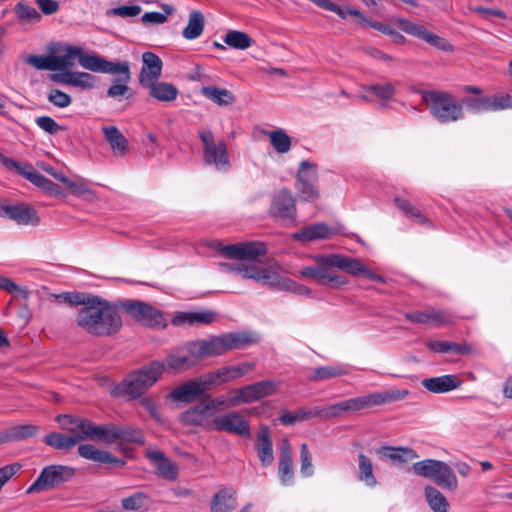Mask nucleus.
<instances>
[{
	"instance_id": "31",
	"label": "nucleus",
	"mask_w": 512,
	"mask_h": 512,
	"mask_svg": "<svg viewBox=\"0 0 512 512\" xmlns=\"http://www.w3.org/2000/svg\"><path fill=\"white\" fill-rule=\"evenodd\" d=\"M334 234L332 228L325 223H315L304 227L291 235L294 240L310 242L330 238Z\"/></svg>"
},
{
	"instance_id": "52",
	"label": "nucleus",
	"mask_w": 512,
	"mask_h": 512,
	"mask_svg": "<svg viewBox=\"0 0 512 512\" xmlns=\"http://www.w3.org/2000/svg\"><path fill=\"white\" fill-rule=\"evenodd\" d=\"M45 442L47 445L58 450H66L76 445L69 434L56 432L46 435Z\"/></svg>"
},
{
	"instance_id": "25",
	"label": "nucleus",
	"mask_w": 512,
	"mask_h": 512,
	"mask_svg": "<svg viewBox=\"0 0 512 512\" xmlns=\"http://www.w3.org/2000/svg\"><path fill=\"white\" fill-rule=\"evenodd\" d=\"M210 416L209 406L204 401H201L199 404L182 412L180 422L187 426H201L210 430L211 420L213 419Z\"/></svg>"
},
{
	"instance_id": "27",
	"label": "nucleus",
	"mask_w": 512,
	"mask_h": 512,
	"mask_svg": "<svg viewBox=\"0 0 512 512\" xmlns=\"http://www.w3.org/2000/svg\"><path fill=\"white\" fill-rule=\"evenodd\" d=\"M142 68L139 75V83L144 86L154 80H158L162 73V60L153 52L142 54Z\"/></svg>"
},
{
	"instance_id": "42",
	"label": "nucleus",
	"mask_w": 512,
	"mask_h": 512,
	"mask_svg": "<svg viewBox=\"0 0 512 512\" xmlns=\"http://www.w3.org/2000/svg\"><path fill=\"white\" fill-rule=\"evenodd\" d=\"M221 337H222L226 352L230 351V350L244 348L247 345L258 341L257 337L253 336L250 333H246V332L227 333V334L221 335Z\"/></svg>"
},
{
	"instance_id": "63",
	"label": "nucleus",
	"mask_w": 512,
	"mask_h": 512,
	"mask_svg": "<svg viewBox=\"0 0 512 512\" xmlns=\"http://www.w3.org/2000/svg\"><path fill=\"white\" fill-rule=\"evenodd\" d=\"M246 386L238 389H233L229 392L227 397V407H235L243 403H250L248 396L245 394Z\"/></svg>"
},
{
	"instance_id": "15",
	"label": "nucleus",
	"mask_w": 512,
	"mask_h": 512,
	"mask_svg": "<svg viewBox=\"0 0 512 512\" xmlns=\"http://www.w3.org/2000/svg\"><path fill=\"white\" fill-rule=\"evenodd\" d=\"M318 166L307 160L299 164L296 175L295 188L298 196L306 202H313L319 197L317 189Z\"/></svg>"
},
{
	"instance_id": "56",
	"label": "nucleus",
	"mask_w": 512,
	"mask_h": 512,
	"mask_svg": "<svg viewBox=\"0 0 512 512\" xmlns=\"http://www.w3.org/2000/svg\"><path fill=\"white\" fill-rule=\"evenodd\" d=\"M162 9L165 12H146L142 15L141 21L145 24H163L167 21V15H171L174 12L173 6L169 4H162Z\"/></svg>"
},
{
	"instance_id": "61",
	"label": "nucleus",
	"mask_w": 512,
	"mask_h": 512,
	"mask_svg": "<svg viewBox=\"0 0 512 512\" xmlns=\"http://www.w3.org/2000/svg\"><path fill=\"white\" fill-rule=\"evenodd\" d=\"M35 123L40 129L49 134H57L64 130V128L50 116L37 117Z\"/></svg>"
},
{
	"instance_id": "58",
	"label": "nucleus",
	"mask_w": 512,
	"mask_h": 512,
	"mask_svg": "<svg viewBox=\"0 0 512 512\" xmlns=\"http://www.w3.org/2000/svg\"><path fill=\"white\" fill-rule=\"evenodd\" d=\"M47 100L57 108H66L72 103V97L57 88L49 89L47 93Z\"/></svg>"
},
{
	"instance_id": "35",
	"label": "nucleus",
	"mask_w": 512,
	"mask_h": 512,
	"mask_svg": "<svg viewBox=\"0 0 512 512\" xmlns=\"http://www.w3.org/2000/svg\"><path fill=\"white\" fill-rule=\"evenodd\" d=\"M382 457L397 463H407L419 457L415 450L409 447L383 446L377 450Z\"/></svg>"
},
{
	"instance_id": "49",
	"label": "nucleus",
	"mask_w": 512,
	"mask_h": 512,
	"mask_svg": "<svg viewBox=\"0 0 512 512\" xmlns=\"http://www.w3.org/2000/svg\"><path fill=\"white\" fill-rule=\"evenodd\" d=\"M273 148L281 154L287 153L291 148V138L283 129H276L268 133Z\"/></svg>"
},
{
	"instance_id": "24",
	"label": "nucleus",
	"mask_w": 512,
	"mask_h": 512,
	"mask_svg": "<svg viewBox=\"0 0 512 512\" xmlns=\"http://www.w3.org/2000/svg\"><path fill=\"white\" fill-rule=\"evenodd\" d=\"M189 349L196 357H199V360L204 357L219 356L226 353L221 335L206 340L190 341Z\"/></svg>"
},
{
	"instance_id": "53",
	"label": "nucleus",
	"mask_w": 512,
	"mask_h": 512,
	"mask_svg": "<svg viewBox=\"0 0 512 512\" xmlns=\"http://www.w3.org/2000/svg\"><path fill=\"white\" fill-rule=\"evenodd\" d=\"M6 432L9 441H17L34 436L38 432V427L33 424H21L7 429Z\"/></svg>"
},
{
	"instance_id": "33",
	"label": "nucleus",
	"mask_w": 512,
	"mask_h": 512,
	"mask_svg": "<svg viewBox=\"0 0 512 512\" xmlns=\"http://www.w3.org/2000/svg\"><path fill=\"white\" fill-rule=\"evenodd\" d=\"M215 319V313L212 311L201 312H182L175 315L172 319V324L175 326L190 325L199 326L210 324Z\"/></svg>"
},
{
	"instance_id": "1",
	"label": "nucleus",
	"mask_w": 512,
	"mask_h": 512,
	"mask_svg": "<svg viewBox=\"0 0 512 512\" xmlns=\"http://www.w3.org/2000/svg\"><path fill=\"white\" fill-rule=\"evenodd\" d=\"M217 251L225 258L237 260L235 263H219V267L237 279H248L269 288L281 291H292L299 295H310L311 289L305 285L283 278L279 274L277 264H264L256 258L266 254L267 248L263 243H237L219 245Z\"/></svg>"
},
{
	"instance_id": "64",
	"label": "nucleus",
	"mask_w": 512,
	"mask_h": 512,
	"mask_svg": "<svg viewBox=\"0 0 512 512\" xmlns=\"http://www.w3.org/2000/svg\"><path fill=\"white\" fill-rule=\"evenodd\" d=\"M141 7L139 5H124L111 9L110 15L119 16L122 18L134 17L141 13Z\"/></svg>"
},
{
	"instance_id": "38",
	"label": "nucleus",
	"mask_w": 512,
	"mask_h": 512,
	"mask_svg": "<svg viewBox=\"0 0 512 512\" xmlns=\"http://www.w3.org/2000/svg\"><path fill=\"white\" fill-rule=\"evenodd\" d=\"M102 132L114 155L123 156L126 153L128 141L120 130L116 126H105Z\"/></svg>"
},
{
	"instance_id": "12",
	"label": "nucleus",
	"mask_w": 512,
	"mask_h": 512,
	"mask_svg": "<svg viewBox=\"0 0 512 512\" xmlns=\"http://www.w3.org/2000/svg\"><path fill=\"white\" fill-rule=\"evenodd\" d=\"M199 138L203 146L204 164L212 165L220 171L229 170L230 160L226 143L222 140L217 142L209 129L200 131Z\"/></svg>"
},
{
	"instance_id": "28",
	"label": "nucleus",
	"mask_w": 512,
	"mask_h": 512,
	"mask_svg": "<svg viewBox=\"0 0 512 512\" xmlns=\"http://www.w3.org/2000/svg\"><path fill=\"white\" fill-rule=\"evenodd\" d=\"M146 456L157 470L158 476L169 481L176 480L178 475L176 466L161 451L147 450Z\"/></svg>"
},
{
	"instance_id": "54",
	"label": "nucleus",
	"mask_w": 512,
	"mask_h": 512,
	"mask_svg": "<svg viewBox=\"0 0 512 512\" xmlns=\"http://www.w3.org/2000/svg\"><path fill=\"white\" fill-rule=\"evenodd\" d=\"M15 13L18 20L22 23H36L41 19V14L36 8L23 3H18L15 6Z\"/></svg>"
},
{
	"instance_id": "37",
	"label": "nucleus",
	"mask_w": 512,
	"mask_h": 512,
	"mask_svg": "<svg viewBox=\"0 0 512 512\" xmlns=\"http://www.w3.org/2000/svg\"><path fill=\"white\" fill-rule=\"evenodd\" d=\"M236 507V492L225 488L217 492L211 501L212 512H229Z\"/></svg>"
},
{
	"instance_id": "44",
	"label": "nucleus",
	"mask_w": 512,
	"mask_h": 512,
	"mask_svg": "<svg viewBox=\"0 0 512 512\" xmlns=\"http://www.w3.org/2000/svg\"><path fill=\"white\" fill-rule=\"evenodd\" d=\"M349 372L350 367L348 365L321 366L314 369L309 379L311 381H323L346 375Z\"/></svg>"
},
{
	"instance_id": "19",
	"label": "nucleus",
	"mask_w": 512,
	"mask_h": 512,
	"mask_svg": "<svg viewBox=\"0 0 512 512\" xmlns=\"http://www.w3.org/2000/svg\"><path fill=\"white\" fill-rule=\"evenodd\" d=\"M400 29L407 34L413 35L417 38L424 40L430 45L442 50V51H452V45L445 40L444 38L438 36L437 34L427 30L423 25L412 23L406 19L398 20Z\"/></svg>"
},
{
	"instance_id": "20",
	"label": "nucleus",
	"mask_w": 512,
	"mask_h": 512,
	"mask_svg": "<svg viewBox=\"0 0 512 512\" xmlns=\"http://www.w3.org/2000/svg\"><path fill=\"white\" fill-rule=\"evenodd\" d=\"M0 217L11 219L19 225H37L39 223L35 209L23 203L1 204Z\"/></svg>"
},
{
	"instance_id": "2",
	"label": "nucleus",
	"mask_w": 512,
	"mask_h": 512,
	"mask_svg": "<svg viewBox=\"0 0 512 512\" xmlns=\"http://www.w3.org/2000/svg\"><path fill=\"white\" fill-rule=\"evenodd\" d=\"M312 260L315 265L303 267L299 274L332 288H338L348 283L345 276L332 272L334 268L354 276L363 274L373 281H384L382 276L369 270L361 260L343 254H317L312 256Z\"/></svg>"
},
{
	"instance_id": "32",
	"label": "nucleus",
	"mask_w": 512,
	"mask_h": 512,
	"mask_svg": "<svg viewBox=\"0 0 512 512\" xmlns=\"http://www.w3.org/2000/svg\"><path fill=\"white\" fill-rule=\"evenodd\" d=\"M257 453L263 466H270L273 463V444L270 437L269 428L262 425L257 433Z\"/></svg>"
},
{
	"instance_id": "30",
	"label": "nucleus",
	"mask_w": 512,
	"mask_h": 512,
	"mask_svg": "<svg viewBox=\"0 0 512 512\" xmlns=\"http://www.w3.org/2000/svg\"><path fill=\"white\" fill-rule=\"evenodd\" d=\"M461 381L456 375H442L422 380V386L435 394L447 393L458 388Z\"/></svg>"
},
{
	"instance_id": "4",
	"label": "nucleus",
	"mask_w": 512,
	"mask_h": 512,
	"mask_svg": "<svg viewBox=\"0 0 512 512\" xmlns=\"http://www.w3.org/2000/svg\"><path fill=\"white\" fill-rule=\"evenodd\" d=\"M75 322L82 330L94 336L115 334L122 326L118 309L99 296H94L86 306L77 310Z\"/></svg>"
},
{
	"instance_id": "6",
	"label": "nucleus",
	"mask_w": 512,
	"mask_h": 512,
	"mask_svg": "<svg viewBox=\"0 0 512 512\" xmlns=\"http://www.w3.org/2000/svg\"><path fill=\"white\" fill-rule=\"evenodd\" d=\"M164 369V363L152 361L129 373L117 386V390L120 394L138 398L156 383Z\"/></svg>"
},
{
	"instance_id": "29",
	"label": "nucleus",
	"mask_w": 512,
	"mask_h": 512,
	"mask_svg": "<svg viewBox=\"0 0 512 512\" xmlns=\"http://www.w3.org/2000/svg\"><path fill=\"white\" fill-rule=\"evenodd\" d=\"M278 475L280 482L283 485L289 486L293 484V460L291 453V445L287 439H284L281 444Z\"/></svg>"
},
{
	"instance_id": "10",
	"label": "nucleus",
	"mask_w": 512,
	"mask_h": 512,
	"mask_svg": "<svg viewBox=\"0 0 512 512\" xmlns=\"http://www.w3.org/2000/svg\"><path fill=\"white\" fill-rule=\"evenodd\" d=\"M56 421L61 429L70 432L71 438L78 444L85 440H101L105 438V424L95 425L92 421L71 415H58Z\"/></svg>"
},
{
	"instance_id": "5",
	"label": "nucleus",
	"mask_w": 512,
	"mask_h": 512,
	"mask_svg": "<svg viewBox=\"0 0 512 512\" xmlns=\"http://www.w3.org/2000/svg\"><path fill=\"white\" fill-rule=\"evenodd\" d=\"M408 390L392 389L383 392L371 393L359 397L349 398L327 407L316 406L317 417L323 420L336 418L344 413L358 412L375 406L396 402L404 399Z\"/></svg>"
},
{
	"instance_id": "34",
	"label": "nucleus",
	"mask_w": 512,
	"mask_h": 512,
	"mask_svg": "<svg viewBox=\"0 0 512 512\" xmlns=\"http://www.w3.org/2000/svg\"><path fill=\"white\" fill-rule=\"evenodd\" d=\"M149 90V95L162 102L174 101L178 96V89L171 83L154 80L143 86Z\"/></svg>"
},
{
	"instance_id": "36",
	"label": "nucleus",
	"mask_w": 512,
	"mask_h": 512,
	"mask_svg": "<svg viewBox=\"0 0 512 512\" xmlns=\"http://www.w3.org/2000/svg\"><path fill=\"white\" fill-rule=\"evenodd\" d=\"M279 387V382L275 380H264L254 384L246 385L245 394L250 403L258 401L264 397L273 395Z\"/></svg>"
},
{
	"instance_id": "7",
	"label": "nucleus",
	"mask_w": 512,
	"mask_h": 512,
	"mask_svg": "<svg viewBox=\"0 0 512 512\" xmlns=\"http://www.w3.org/2000/svg\"><path fill=\"white\" fill-rule=\"evenodd\" d=\"M423 102L430 113L442 124L456 122L464 118L463 105L446 91H421Z\"/></svg>"
},
{
	"instance_id": "39",
	"label": "nucleus",
	"mask_w": 512,
	"mask_h": 512,
	"mask_svg": "<svg viewBox=\"0 0 512 512\" xmlns=\"http://www.w3.org/2000/svg\"><path fill=\"white\" fill-rule=\"evenodd\" d=\"M201 94L219 106H230L235 102V96L226 88L216 86H204Z\"/></svg>"
},
{
	"instance_id": "47",
	"label": "nucleus",
	"mask_w": 512,
	"mask_h": 512,
	"mask_svg": "<svg viewBox=\"0 0 512 512\" xmlns=\"http://www.w3.org/2000/svg\"><path fill=\"white\" fill-rule=\"evenodd\" d=\"M67 189L76 196L88 202H96L98 196L95 190L88 186V183L84 179L72 180L68 183Z\"/></svg>"
},
{
	"instance_id": "57",
	"label": "nucleus",
	"mask_w": 512,
	"mask_h": 512,
	"mask_svg": "<svg viewBox=\"0 0 512 512\" xmlns=\"http://www.w3.org/2000/svg\"><path fill=\"white\" fill-rule=\"evenodd\" d=\"M395 203L407 217L413 218L420 223L428 222V219L420 212V210L414 207L408 200L397 197L395 198Z\"/></svg>"
},
{
	"instance_id": "40",
	"label": "nucleus",
	"mask_w": 512,
	"mask_h": 512,
	"mask_svg": "<svg viewBox=\"0 0 512 512\" xmlns=\"http://www.w3.org/2000/svg\"><path fill=\"white\" fill-rule=\"evenodd\" d=\"M368 92L374 94L377 98L386 104L394 97L396 88L395 85L390 82L366 86L363 88V94L360 96L362 100L371 101V98L367 94Z\"/></svg>"
},
{
	"instance_id": "11",
	"label": "nucleus",
	"mask_w": 512,
	"mask_h": 512,
	"mask_svg": "<svg viewBox=\"0 0 512 512\" xmlns=\"http://www.w3.org/2000/svg\"><path fill=\"white\" fill-rule=\"evenodd\" d=\"M121 306L127 314L141 325L161 330L166 328L168 324L165 314L148 303L127 300L123 302Z\"/></svg>"
},
{
	"instance_id": "45",
	"label": "nucleus",
	"mask_w": 512,
	"mask_h": 512,
	"mask_svg": "<svg viewBox=\"0 0 512 512\" xmlns=\"http://www.w3.org/2000/svg\"><path fill=\"white\" fill-rule=\"evenodd\" d=\"M223 41L229 47L237 50H246L254 44V40L247 33L239 30H229Z\"/></svg>"
},
{
	"instance_id": "17",
	"label": "nucleus",
	"mask_w": 512,
	"mask_h": 512,
	"mask_svg": "<svg viewBox=\"0 0 512 512\" xmlns=\"http://www.w3.org/2000/svg\"><path fill=\"white\" fill-rule=\"evenodd\" d=\"M255 365L251 362H242L239 364L223 366L215 371L204 374V383L210 389L238 379L254 369Z\"/></svg>"
},
{
	"instance_id": "59",
	"label": "nucleus",
	"mask_w": 512,
	"mask_h": 512,
	"mask_svg": "<svg viewBox=\"0 0 512 512\" xmlns=\"http://www.w3.org/2000/svg\"><path fill=\"white\" fill-rule=\"evenodd\" d=\"M105 452V450H100L92 444H82L78 447V453L81 457L98 463H102Z\"/></svg>"
},
{
	"instance_id": "51",
	"label": "nucleus",
	"mask_w": 512,
	"mask_h": 512,
	"mask_svg": "<svg viewBox=\"0 0 512 512\" xmlns=\"http://www.w3.org/2000/svg\"><path fill=\"white\" fill-rule=\"evenodd\" d=\"M150 503V497L144 492H136L121 500V505L125 510H140L147 508Z\"/></svg>"
},
{
	"instance_id": "62",
	"label": "nucleus",
	"mask_w": 512,
	"mask_h": 512,
	"mask_svg": "<svg viewBox=\"0 0 512 512\" xmlns=\"http://www.w3.org/2000/svg\"><path fill=\"white\" fill-rule=\"evenodd\" d=\"M300 460H301V473L305 477L313 475L312 458L306 443H303L300 448Z\"/></svg>"
},
{
	"instance_id": "23",
	"label": "nucleus",
	"mask_w": 512,
	"mask_h": 512,
	"mask_svg": "<svg viewBox=\"0 0 512 512\" xmlns=\"http://www.w3.org/2000/svg\"><path fill=\"white\" fill-rule=\"evenodd\" d=\"M207 390L210 388L204 383V375H202L196 380L188 381L175 388L170 393V397L178 402L190 403Z\"/></svg>"
},
{
	"instance_id": "26",
	"label": "nucleus",
	"mask_w": 512,
	"mask_h": 512,
	"mask_svg": "<svg viewBox=\"0 0 512 512\" xmlns=\"http://www.w3.org/2000/svg\"><path fill=\"white\" fill-rule=\"evenodd\" d=\"M199 357H196L189 349V342L171 352L166 358V364L174 371L187 370L199 362Z\"/></svg>"
},
{
	"instance_id": "8",
	"label": "nucleus",
	"mask_w": 512,
	"mask_h": 512,
	"mask_svg": "<svg viewBox=\"0 0 512 512\" xmlns=\"http://www.w3.org/2000/svg\"><path fill=\"white\" fill-rule=\"evenodd\" d=\"M95 73L110 74L115 76L107 90V97L121 101L127 97L131 80L130 64L128 61H109L105 58L91 65Z\"/></svg>"
},
{
	"instance_id": "48",
	"label": "nucleus",
	"mask_w": 512,
	"mask_h": 512,
	"mask_svg": "<svg viewBox=\"0 0 512 512\" xmlns=\"http://www.w3.org/2000/svg\"><path fill=\"white\" fill-rule=\"evenodd\" d=\"M316 406L313 408H300L294 412H286L281 415L280 421L284 425H293L317 417Z\"/></svg>"
},
{
	"instance_id": "46",
	"label": "nucleus",
	"mask_w": 512,
	"mask_h": 512,
	"mask_svg": "<svg viewBox=\"0 0 512 512\" xmlns=\"http://www.w3.org/2000/svg\"><path fill=\"white\" fill-rule=\"evenodd\" d=\"M424 494L428 505L434 512H448L449 503L439 490L428 485L424 489Z\"/></svg>"
},
{
	"instance_id": "9",
	"label": "nucleus",
	"mask_w": 512,
	"mask_h": 512,
	"mask_svg": "<svg viewBox=\"0 0 512 512\" xmlns=\"http://www.w3.org/2000/svg\"><path fill=\"white\" fill-rule=\"evenodd\" d=\"M413 472L421 477L429 478L438 486L455 490L458 480L452 468L445 462L436 459H424L412 465Z\"/></svg>"
},
{
	"instance_id": "3",
	"label": "nucleus",
	"mask_w": 512,
	"mask_h": 512,
	"mask_svg": "<svg viewBox=\"0 0 512 512\" xmlns=\"http://www.w3.org/2000/svg\"><path fill=\"white\" fill-rule=\"evenodd\" d=\"M62 55H54L56 71L59 73L51 74L49 79L52 82L77 88L83 91H89L96 87L97 78L91 73L83 71L69 70L73 60L78 59L80 66L88 71L94 72L91 66L94 62L98 63L103 57L96 54L84 53V50L77 45L65 44L61 47Z\"/></svg>"
},
{
	"instance_id": "13",
	"label": "nucleus",
	"mask_w": 512,
	"mask_h": 512,
	"mask_svg": "<svg viewBox=\"0 0 512 512\" xmlns=\"http://www.w3.org/2000/svg\"><path fill=\"white\" fill-rule=\"evenodd\" d=\"M75 471L65 465H49L42 469L36 480L28 487L26 494L40 493L59 487L73 478Z\"/></svg>"
},
{
	"instance_id": "55",
	"label": "nucleus",
	"mask_w": 512,
	"mask_h": 512,
	"mask_svg": "<svg viewBox=\"0 0 512 512\" xmlns=\"http://www.w3.org/2000/svg\"><path fill=\"white\" fill-rule=\"evenodd\" d=\"M25 61L40 70L56 71L54 55H29Z\"/></svg>"
},
{
	"instance_id": "43",
	"label": "nucleus",
	"mask_w": 512,
	"mask_h": 512,
	"mask_svg": "<svg viewBox=\"0 0 512 512\" xmlns=\"http://www.w3.org/2000/svg\"><path fill=\"white\" fill-rule=\"evenodd\" d=\"M204 15L199 10H193L189 14L188 23L182 31V36L187 40L198 38L204 30Z\"/></svg>"
},
{
	"instance_id": "14",
	"label": "nucleus",
	"mask_w": 512,
	"mask_h": 512,
	"mask_svg": "<svg viewBox=\"0 0 512 512\" xmlns=\"http://www.w3.org/2000/svg\"><path fill=\"white\" fill-rule=\"evenodd\" d=\"M268 213L273 220L285 226L294 225L297 219V209L296 198L292 192L283 188L275 193L271 199Z\"/></svg>"
},
{
	"instance_id": "50",
	"label": "nucleus",
	"mask_w": 512,
	"mask_h": 512,
	"mask_svg": "<svg viewBox=\"0 0 512 512\" xmlns=\"http://www.w3.org/2000/svg\"><path fill=\"white\" fill-rule=\"evenodd\" d=\"M486 111L512 109V97L509 94L485 96Z\"/></svg>"
},
{
	"instance_id": "41",
	"label": "nucleus",
	"mask_w": 512,
	"mask_h": 512,
	"mask_svg": "<svg viewBox=\"0 0 512 512\" xmlns=\"http://www.w3.org/2000/svg\"><path fill=\"white\" fill-rule=\"evenodd\" d=\"M358 480L370 488L375 487L378 483L374 475L373 462L363 453L358 455Z\"/></svg>"
},
{
	"instance_id": "22",
	"label": "nucleus",
	"mask_w": 512,
	"mask_h": 512,
	"mask_svg": "<svg viewBox=\"0 0 512 512\" xmlns=\"http://www.w3.org/2000/svg\"><path fill=\"white\" fill-rule=\"evenodd\" d=\"M117 440L132 442L137 444L144 443V435L140 429L133 427H119L113 423L105 424L104 442L114 443Z\"/></svg>"
},
{
	"instance_id": "18",
	"label": "nucleus",
	"mask_w": 512,
	"mask_h": 512,
	"mask_svg": "<svg viewBox=\"0 0 512 512\" xmlns=\"http://www.w3.org/2000/svg\"><path fill=\"white\" fill-rule=\"evenodd\" d=\"M404 317L406 320L413 323L429 324L436 327L450 325L455 319V316L451 312L438 310L433 307L405 313Z\"/></svg>"
},
{
	"instance_id": "60",
	"label": "nucleus",
	"mask_w": 512,
	"mask_h": 512,
	"mask_svg": "<svg viewBox=\"0 0 512 512\" xmlns=\"http://www.w3.org/2000/svg\"><path fill=\"white\" fill-rule=\"evenodd\" d=\"M57 298L62 299L70 305H80V307H83L86 306V303H88L91 298H94V296L80 292H66L58 295Z\"/></svg>"
},
{
	"instance_id": "21",
	"label": "nucleus",
	"mask_w": 512,
	"mask_h": 512,
	"mask_svg": "<svg viewBox=\"0 0 512 512\" xmlns=\"http://www.w3.org/2000/svg\"><path fill=\"white\" fill-rule=\"evenodd\" d=\"M0 164H2L6 169L10 171H15L19 175L23 176L25 179L33 183L36 187L42 188L45 186L48 178L39 173L34 167L29 163H21L13 158L7 157L4 154L0 153Z\"/></svg>"
},
{
	"instance_id": "16",
	"label": "nucleus",
	"mask_w": 512,
	"mask_h": 512,
	"mask_svg": "<svg viewBox=\"0 0 512 512\" xmlns=\"http://www.w3.org/2000/svg\"><path fill=\"white\" fill-rule=\"evenodd\" d=\"M210 430L225 431L247 439L252 437L248 421L236 411L214 417L211 420Z\"/></svg>"
}]
</instances>
